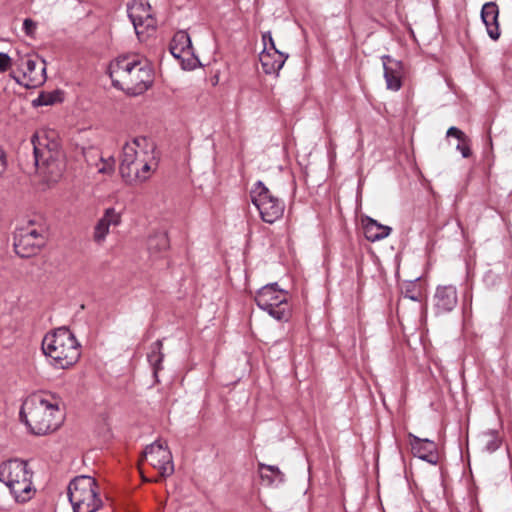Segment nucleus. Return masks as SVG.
<instances>
[{
  "instance_id": "32",
  "label": "nucleus",
  "mask_w": 512,
  "mask_h": 512,
  "mask_svg": "<svg viewBox=\"0 0 512 512\" xmlns=\"http://www.w3.org/2000/svg\"><path fill=\"white\" fill-rule=\"evenodd\" d=\"M6 169V158L5 153L2 149H0V175L3 174V172Z\"/></svg>"
},
{
  "instance_id": "25",
  "label": "nucleus",
  "mask_w": 512,
  "mask_h": 512,
  "mask_svg": "<svg viewBox=\"0 0 512 512\" xmlns=\"http://www.w3.org/2000/svg\"><path fill=\"white\" fill-rule=\"evenodd\" d=\"M162 349V341L157 340L151 345V351L148 354V361L153 367L154 374L156 375L158 370L161 369V363L163 361V354L161 352Z\"/></svg>"
},
{
  "instance_id": "20",
  "label": "nucleus",
  "mask_w": 512,
  "mask_h": 512,
  "mask_svg": "<svg viewBox=\"0 0 512 512\" xmlns=\"http://www.w3.org/2000/svg\"><path fill=\"white\" fill-rule=\"evenodd\" d=\"M499 9L496 3H485L481 10V18L486 26L489 37L496 41L500 37V29L498 23Z\"/></svg>"
},
{
  "instance_id": "33",
  "label": "nucleus",
  "mask_w": 512,
  "mask_h": 512,
  "mask_svg": "<svg viewBox=\"0 0 512 512\" xmlns=\"http://www.w3.org/2000/svg\"><path fill=\"white\" fill-rule=\"evenodd\" d=\"M144 480H145V481H150L149 479H146V478H144ZM153 481H154V482H157V481H158V479L156 478V479H154Z\"/></svg>"
},
{
  "instance_id": "4",
  "label": "nucleus",
  "mask_w": 512,
  "mask_h": 512,
  "mask_svg": "<svg viewBox=\"0 0 512 512\" xmlns=\"http://www.w3.org/2000/svg\"><path fill=\"white\" fill-rule=\"evenodd\" d=\"M109 76L113 86L130 95H140L153 83V70L149 62L138 55H123L111 61Z\"/></svg>"
},
{
  "instance_id": "28",
  "label": "nucleus",
  "mask_w": 512,
  "mask_h": 512,
  "mask_svg": "<svg viewBox=\"0 0 512 512\" xmlns=\"http://www.w3.org/2000/svg\"><path fill=\"white\" fill-rule=\"evenodd\" d=\"M501 445L500 438L494 433H489L487 435V440L485 441V450L489 453H492L499 449Z\"/></svg>"
},
{
  "instance_id": "8",
  "label": "nucleus",
  "mask_w": 512,
  "mask_h": 512,
  "mask_svg": "<svg viewBox=\"0 0 512 512\" xmlns=\"http://www.w3.org/2000/svg\"><path fill=\"white\" fill-rule=\"evenodd\" d=\"M68 498L74 512H96L102 506L98 485L90 476H78L68 486Z\"/></svg>"
},
{
  "instance_id": "12",
  "label": "nucleus",
  "mask_w": 512,
  "mask_h": 512,
  "mask_svg": "<svg viewBox=\"0 0 512 512\" xmlns=\"http://www.w3.org/2000/svg\"><path fill=\"white\" fill-rule=\"evenodd\" d=\"M142 461L156 469L163 478L172 475L174 472L172 454L166 443L159 440L146 447Z\"/></svg>"
},
{
  "instance_id": "11",
  "label": "nucleus",
  "mask_w": 512,
  "mask_h": 512,
  "mask_svg": "<svg viewBox=\"0 0 512 512\" xmlns=\"http://www.w3.org/2000/svg\"><path fill=\"white\" fill-rule=\"evenodd\" d=\"M18 70L11 73V77L26 88H35L46 80V68L43 60L29 56L22 57Z\"/></svg>"
},
{
  "instance_id": "15",
  "label": "nucleus",
  "mask_w": 512,
  "mask_h": 512,
  "mask_svg": "<svg viewBox=\"0 0 512 512\" xmlns=\"http://www.w3.org/2000/svg\"><path fill=\"white\" fill-rule=\"evenodd\" d=\"M458 303L457 289L453 285H439L433 296V308L437 315L451 312Z\"/></svg>"
},
{
  "instance_id": "29",
  "label": "nucleus",
  "mask_w": 512,
  "mask_h": 512,
  "mask_svg": "<svg viewBox=\"0 0 512 512\" xmlns=\"http://www.w3.org/2000/svg\"><path fill=\"white\" fill-rule=\"evenodd\" d=\"M37 29V23L33 20L27 18L23 22V30L28 36H33L35 34V31Z\"/></svg>"
},
{
  "instance_id": "1",
  "label": "nucleus",
  "mask_w": 512,
  "mask_h": 512,
  "mask_svg": "<svg viewBox=\"0 0 512 512\" xmlns=\"http://www.w3.org/2000/svg\"><path fill=\"white\" fill-rule=\"evenodd\" d=\"M36 172L48 187L57 184L65 171V158L58 134L54 130L39 129L31 138Z\"/></svg>"
},
{
  "instance_id": "5",
  "label": "nucleus",
  "mask_w": 512,
  "mask_h": 512,
  "mask_svg": "<svg viewBox=\"0 0 512 512\" xmlns=\"http://www.w3.org/2000/svg\"><path fill=\"white\" fill-rule=\"evenodd\" d=\"M42 351L56 369H69L81 356V345L66 327L47 333L42 340Z\"/></svg>"
},
{
  "instance_id": "21",
  "label": "nucleus",
  "mask_w": 512,
  "mask_h": 512,
  "mask_svg": "<svg viewBox=\"0 0 512 512\" xmlns=\"http://www.w3.org/2000/svg\"><path fill=\"white\" fill-rule=\"evenodd\" d=\"M391 230V227L382 225L372 218H367L364 224V234L370 242H376L388 237Z\"/></svg>"
},
{
  "instance_id": "24",
  "label": "nucleus",
  "mask_w": 512,
  "mask_h": 512,
  "mask_svg": "<svg viewBox=\"0 0 512 512\" xmlns=\"http://www.w3.org/2000/svg\"><path fill=\"white\" fill-rule=\"evenodd\" d=\"M148 249L151 253L165 251L169 247V239L166 233L158 232L150 236L147 242Z\"/></svg>"
},
{
  "instance_id": "27",
  "label": "nucleus",
  "mask_w": 512,
  "mask_h": 512,
  "mask_svg": "<svg viewBox=\"0 0 512 512\" xmlns=\"http://www.w3.org/2000/svg\"><path fill=\"white\" fill-rule=\"evenodd\" d=\"M98 173L110 175L115 168V161L112 157L107 159L100 158L99 162L96 163Z\"/></svg>"
},
{
  "instance_id": "26",
  "label": "nucleus",
  "mask_w": 512,
  "mask_h": 512,
  "mask_svg": "<svg viewBox=\"0 0 512 512\" xmlns=\"http://www.w3.org/2000/svg\"><path fill=\"white\" fill-rule=\"evenodd\" d=\"M59 100L58 92L41 93L35 100V106H48L56 103Z\"/></svg>"
},
{
  "instance_id": "14",
  "label": "nucleus",
  "mask_w": 512,
  "mask_h": 512,
  "mask_svg": "<svg viewBox=\"0 0 512 512\" xmlns=\"http://www.w3.org/2000/svg\"><path fill=\"white\" fill-rule=\"evenodd\" d=\"M409 444L411 452L415 457L424 460L430 464L436 465L439 461V452L434 441L428 438H420L409 433Z\"/></svg>"
},
{
  "instance_id": "30",
  "label": "nucleus",
  "mask_w": 512,
  "mask_h": 512,
  "mask_svg": "<svg viewBox=\"0 0 512 512\" xmlns=\"http://www.w3.org/2000/svg\"><path fill=\"white\" fill-rule=\"evenodd\" d=\"M263 50H272L276 48L275 42L272 38L271 32H265L262 34Z\"/></svg>"
},
{
  "instance_id": "2",
  "label": "nucleus",
  "mask_w": 512,
  "mask_h": 512,
  "mask_svg": "<svg viewBox=\"0 0 512 512\" xmlns=\"http://www.w3.org/2000/svg\"><path fill=\"white\" fill-rule=\"evenodd\" d=\"M158 167L155 146L146 137H136L122 148L120 174L131 185L149 180Z\"/></svg>"
},
{
  "instance_id": "19",
  "label": "nucleus",
  "mask_w": 512,
  "mask_h": 512,
  "mask_svg": "<svg viewBox=\"0 0 512 512\" xmlns=\"http://www.w3.org/2000/svg\"><path fill=\"white\" fill-rule=\"evenodd\" d=\"M287 58L288 54L277 48L262 50L259 54L262 69L266 74H278Z\"/></svg>"
},
{
  "instance_id": "6",
  "label": "nucleus",
  "mask_w": 512,
  "mask_h": 512,
  "mask_svg": "<svg viewBox=\"0 0 512 512\" xmlns=\"http://www.w3.org/2000/svg\"><path fill=\"white\" fill-rule=\"evenodd\" d=\"M33 471L26 461L15 458L0 464V482L8 489L14 500L25 503L35 494Z\"/></svg>"
},
{
  "instance_id": "10",
  "label": "nucleus",
  "mask_w": 512,
  "mask_h": 512,
  "mask_svg": "<svg viewBox=\"0 0 512 512\" xmlns=\"http://www.w3.org/2000/svg\"><path fill=\"white\" fill-rule=\"evenodd\" d=\"M251 201L259 211L261 219L269 224L279 220L284 213L285 204L264 185L257 181L250 191Z\"/></svg>"
},
{
  "instance_id": "7",
  "label": "nucleus",
  "mask_w": 512,
  "mask_h": 512,
  "mask_svg": "<svg viewBox=\"0 0 512 512\" xmlns=\"http://www.w3.org/2000/svg\"><path fill=\"white\" fill-rule=\"evenodd\" d=\"M48 240V229L43 222L30 220L18 227L14 233V250L22 258L40 252Z\"/></svg>"
},
{
  "instance_id": "31",
  "label": "nucleus",
  "mask_w": 512,
  "mask_h": 512,
  "mask_svg": "<svg viewBox=\"0 0 512 512\" xmlns=\"http://www.w3.org/2000/svg\"><path fill=\"white\" fill-rule=\"evenodd\" d=\"M11 66V58L8 54L0 52V73H3Z\"/></svg>"
},
{
  "instance_id": "18",
  "label": "nucleus",
  "mask_w": 512,
  "mask_h": 512,
  "mask_svg": "<svg viewBox=\"0 0 512 512\" xmlns=\"http://www.w3.org/2000/svg\"><path fill=\"white\" fill-rule=\"evenodd\" d=\"M170 52L175 58L181 59L183 63L193 59V47L187 32L178 31L174 34L170 43Z\"/></svg>"
},
{
  "instance_id": "23",
  "label": "nucleus",
  "mask_w": 512,
  "mask_h": 512,
  "mask_svg": "<svg viewBox=\"0 0 512 512\" xmlns=\"http://www.w3.org/2000/svg\"><path fill=\"white\" fill-rule=\"evenodd\" d=\"M446 135L447 137H454L458 140L456 149L464 158H468L471 155L470 139L462 130L452 126L447 130Z\"/></svg>"
},
{
  "instance_id": "3",
  "label": "nucleus",
  "mask_w": 512,
  "mask_h": 512,
  "mask_svg": "<svg viewBox=\"0 0 512 512\" xmlns=\"http://www.w3.org/2000/svg\"><path fill=\"white\" fill-rule=\"evenodd\" d=\"M59 399L54 395L35 393L22 403L20 419L29 431L38 436L56 431L63 422Z\"/></svg>"
},
{
  "instance_id": "22",
  "label": "nucleus",
  "mask_w": 512,
  "mask_h": 512,
  "mask_svg": "<svg viewBox=\"0 0 512 512\" xmlns=\"http://www.w3.org/2000/svg\"><path fill=\"white\" fill-rule=\"evenodd\" d=\"M259 472L261 479L268 485L284 482V474L277 466L259 463Z\"/></svg>"
},
{
  "instance_id": "9",
  "label": "nucleus",
  "mask_w": 512,
  "mask_h": 512,
  "mask_svg": "<svg viewBox=\"0 0 512 512\" xmlns=\"http://www.w3.org/2000/svg\"><path fill=\"white\" fill-rule=\"evenodd\" d=\"M256 304L277 321L287 322L292 316V305L287 291L278 287L277 283L267 284L258 290Z\"/></svg>"
},
{
  "instance_id": "16",
  "label": "nucleus",
  "mask_w": 512,
  "mask_h": 512,
  "mask_svg": "<svg viewBox=\"0 0 512 512\" xmlns=\"http://www.w3.org/2000/svg\"><path fill=\"white\" fill-rule=\"evenodd\" d=\"M121 222V215L114 208H107L102 217L97 221L94 231L93 240L97 244H103L110 232L111 226H118Z\"/></svg>"
},
{
  "instance_id": "13",
  "label": "nucleus",
  "mask_w": 512,
  "mask_h": 512,
  "mask_svg": "<svg viewBox=\"0 0 512 512\" xmlns=\"http://www.w3.org/2000/svg\"><path fill=\"white\" fill-rule=\"evenodd\" d=\"M127 10L138 36L156 28V19L148 0H132Z\"/></svg>"
},
{
  "instance_id": "17",
  "label": "nucleus",
  "mask_w": 512,
  "mask_h": 512,
  "mask_svg": "<svg viewBox=\"0 0 512 512\" xmlns=\"http://www.w3.org/2000/svg\"><path fill=\"white\" fill-rule=\"evenodd\" d=\"M384 78L387 89L398 91L402 86L403 65L389 55L382 56Z\"/></svg>"
}]
</instances>
